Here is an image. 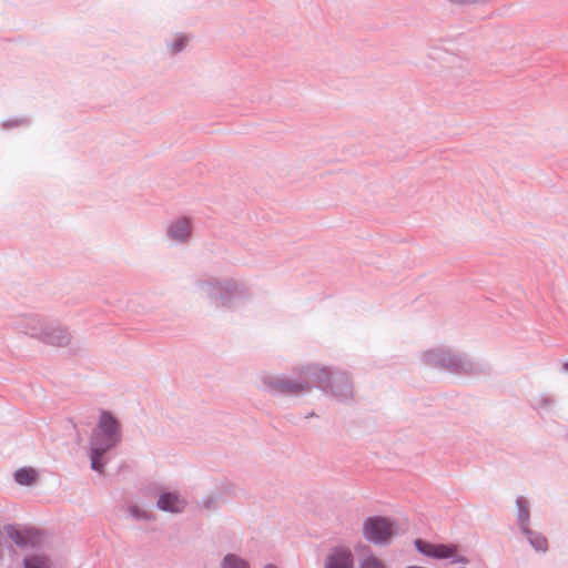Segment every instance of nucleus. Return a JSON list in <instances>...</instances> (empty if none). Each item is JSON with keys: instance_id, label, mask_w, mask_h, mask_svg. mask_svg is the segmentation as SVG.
<instances>
[{"instance_id": "f257e3e1", "label": "nucleus", "mask_w": 568, "mask_h": 568, "mask_svg": "<svg viewBox=\"0 0 568 568\" xmlns=\"http://www.w3.org/2000/svg\"><path fill=\"white\" fill-rule=\"evenodd\" d=\"M121 440L118 420L108 412H102L98 427L91 438V466L97 471H102V456Z\"/></svg>"}, {"instance_id": "f03ea898", "label": "nucleus", "mask_w": 568, "mask_h": 568, "mask_svg": "<svg viewBox=\"0 0 568 568\" xmlns=\"http://www.w3.org/2000/svg\"><path fill=\"white\" fill-rule=\"evenodd\" d=\"M364 537L374 544H386L396 534L397 529L393 521L384 517H372L363 525Z\"/></svg>"}, {"instance_id": "7ed1b4c3", "label": "nucleus", "mask_w": 568, "mask_h": 568, "mask_svg": "<svg viewBox=\"0 0 568 568\" xmlns=\"http://www.w3.org/2000/svg\"><path fill=\"white\" fill-rule=\"evenodd\" d=\"M419 552L427 557L436 559H452L453 562H467V559L458 554V547L455 545L429 544L422 539L415 541Z\"/></svg>"}, {"instance_id": "20e7f679", "label": "nucleus", "mask_w": 568, "mask_h": 568, "mask_svg": "<svg viewBox=\"0 0 568 568\" xmlns=\"http://www.w3.org/2000/svg\"><path fill=\"white\" fill-rule=\"evenodd\" d=\"M325 568H354V557L346 547L333 548L325 559Z\"/></svg>"}, {"instance_id": "39448f33", "label": "nucleus", "mask_w": 568, "mask_h": 568, "mask_svg": "<svg viewBox=\"0 0 568 568\" xmlns=\"http://www.w3.org/2000/svg\"><path fill=\"white\" fill-rule=\"evenodd\" d=\"M7 534L18 546L37 545L41 540V534L33 528L10 526L7 528Z\"/></svg>"}, {"instance_id": "423d86ee", "label": "nucleus", "mask_w": 568, "mask_h": 568, "mask_svg": "<svg viewBox=\"0 0 568 568\" xmlns=\"http://www.w3.org/2000/svg\"><path fill=\"white\" fill-rule=\"evenodd\" d=\"M158 506L165 511L180 513L183 510L185 501L179 496L168 493L159 498Z\"/></svg>"}, {"instance_id": "0eeeda50", "label": "nucleus", "mask_w": 568, "mask_h": 568, "mask_svg": "<svg viewBox=\"0 0 568 568\" xmlns=\"http://www.w3.org/2000/svg\"><path fill=\"white\" fill-rule=\"evenodd\" d=\"M169 234L173 240H185L190 235V222L186 219L179 220L171 226Z\"/></svg>"}, {"instance_id": "6e6552de", "label": "nucleus", "mask_w": 568, "mask_h": 568, "mask_svg": "<svg viewBox=\"0 0 568 568\" xmlns=\"http://www.w3.org/2000/svg\"><path fill=\"white\" fill-rule=\"evenodd\" d=\"M37 477V473L33 468H21L14 474L17 483L24 486L36 483Z\"/></svg>"}, {"instance_id": "1a4fd4ad", "label": "nucleus", "mask_w": 568, "mask_h": 568, "mask_svg": "<svg viewBox=\"0 0 568 568\" xmlns=\"http://www.w3.org/2000/svg\"><path fill=\"white\" fill-rule=\"evenodd\" d=\"M275 387L278 390L292 394L298 393L304 389L301 385L285 379L277 381Z\"/></svg>"}, {"instance_id": "9d476101", "label": "nucleus", "mask_w": 568, "mask_h": 568, "mask_svg": "<svg viewBox=\"0 0 568 568\" xmlns=\"http://www.w3.org/2000/svg\"><path fill=\"white\" fill-rule=\"evenodd\" d=\"M223 568H248L247 562L241 558L229 555L224 558Z\"/></svg>"}, {"instance_id": "9b49d317", "label": "nucleus", "mask_w": 568, "mask_h": 568, "mask_svg": "<svg viewBox=\"0 0 568 568\" xmlns=\"http://www.w3.org/2000/svg\"><path fill=\"white\" fill-rule=\"evenodd\" d=\"M358 568H387L384 561L375 556H367L364 558Z\"/></svg>"}, {"instance_id": "f8f14e48", "label": "nucleus", "mask_w": 568, "mask_h": 568, "mask_svg": "<svg viewBox=\"0 0 568 568\" xmlns=\"http://www.w3.org/2000/svg\"><path fill=\"white\" fill-rule=\"evenodd\" d=\"M527 534L529 535V540L531 542V545L537 549V550H546L547 549V540L545 537L542 536H532V534L528 530H526Z\"/></svg>"}, {"instance_id": "ddd939ff", "label": "nucleus", "mask_w": 568, "mask_h": 568, "mask_svg": "<svg viewBox=\"0 0 568 568\" xmlns=\"http://www.w3.org/2000/svg\"><path fill=\"white\" fill-rule=\"evenodd\" d=\"M26 568H49L48 562L42 557H31L24 561Z\"/></svg>"}, {"instance_id": "4468645a", "label": "nucleus", "mask_w": 568, "mask_h": 568, "mask_svg": "<svg viewBox=\"0 0 568 568\" xmlns=\"http://www.w3.org/2000/svg\"><path fill=\"white\" fill-rule=\"evenodd\" d=\"M520 519H521L523 523L527 521V519H528V511L526 509H524L521 511Z\"/></svg>"}, {"instance_id": "2eb2a0df", "label": "nucleus", "mask_w": 568, "mask_h": 568, "mask_svg": "<svg viewBox=\"0 0 568 568\" xmlns=\"http://www.w3.org/2000/svg\"><path fill=\"white\" fill-rule=\"evenodd\" d=\"M183 44H178L176 48H175V52L180 51L182 49Z\"/></svg>"}, {"instance_id": "dca6fc26", "label": "nucleus", "mask_w": 568, "mask_h": 568, "mask_svg": "<svg viewBox=\"0 0 568 568\" xmlns=\"http://www.w3.org/2000/svg\"><path fill=\"white\" fill-rule=\"evenodd\" d=\"M264 568H276V567H275V566H273V565H267V566H265Z\"/></svg>"}, {"instance_id": "f3484780", "label": "nucleus", "mask_w": 568, "mask_h": 568, "mask_svg": "<svg viewBox=\"0 0 568 568\" xmlns=\"http://www.w3.org/2000/svg\"><path fill=\"white\" fill-rule=\"evenodd\" d=\"M565 369L568 371V362L565 364Z\"/></svg>"}]
</instances>
